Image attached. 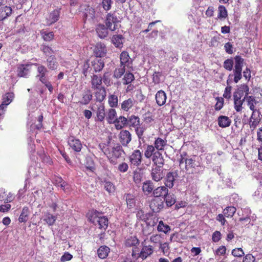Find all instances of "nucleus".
<instances>
[{
	"label": "nucleus",
	"mask_w": 262,
	"mask_h": 262,
	"mask_svg": "<svg viewBox=\"0 0 262 262\" xmlns=\"http://www.w3.org/2000/svg\"><path fill=\"white\" fill-rule=\"evenodd\" d=\"M235 212L236 208L232 206L227 207L223 210L224 215L226 217H232Z\"/></svg>",
	"instance_id": "nucleus-50"
},
{
	"label": "nucleus",
	"mask_w": 262,
	"mask_h": 262,
	"mask_svg": "<svg viewBox=\"0 0 262 262\" xmlns=\"http://www.w3.org/2000/svg\"><path fill=\"white\" fill-rule=\"evenodd\" d=\"M68 144L70 147L76 152L81 151L82 147V144L81 141L79 139H76L73 136H70L69 138Z\"/></svg>",
	"instance_id": "nucleus-12"
},
{
	"label": "nucleus",
	"mask_w": 262,
	"mask_h": 262,
	"mask_svg": "<svg viewBox=\"0 0 262 262\" xmlns=\"http://www.w3.org/2000/svg\"><path fill=\"white\" fill-rule=\"evenodd\" d=\"M14 98V94L13 93H7L4 96L3 102L0 106V112H3V110L9 104ZM1 113L0 112V115Z\"/></svg>",
	"instance_id": "nucleus-15"
},
{
	"label": "nucleus",
	"mask_w": 262,
	"mask_h": 262,
	"mask_svg": "<svg viewBox=\"0 0 262 262\" xmlns=\"http://www.w3.org/2000/svg\"><path fill=\"white\" fill-rule=\"evenodd\" d=\"M120 64L126 66V67H130L132 63L131 59L127 52H122L120 55Z\"/></svg>",
	"instance_id": "nucleus-26"
},
{
	"label": "nucleus",
	"mask_w": 262,
	"mask_h": 262,
	"mask_svg": "<svg viewBox=\"0 0 262 262\" xmlns=\"http://www.w3.org/2000/svg\"><path fill=\"white\" fill-rule=\"evenodd\" d=\"M234 108L237 112H240L243 110V104L245 101V96L243 99H239L237 97H233Z\"/></svg>",
	"instance_id": "nucleus-39"
},
{
	"label": "nucleus",
	"mask_w": 262,
	"mask_h": 262,
	"mask_svg": "<svg viewBox=\"0 0 262 262\" xmlns=\"http://www.w3.org/2000/svg\"><path fill=\"white\" fill-rule=\"evenodd\" d=\"M113 3V0H102V6L105 11H108L112 8V5Z\"/></svg>",
	"instance_id": "nucleus-60"
},
{
	"label": "nucleus",
	"mask_w": 262,
	"mask_h": 262,
	"mask_svg": "<svg viewBox=\"0 0 262 262\" xmlns=\"http://www.w3.org/2000/svg\"><path fill=\"white\" fill-rule=\"evenodd\" d=\"M145 130V128L144 126H141L140 124L135 127L136 134L139 139H143V135Z\"/></svg>",
	"instance_id": "nucleus-63"
},
{
	"label": "nucleus",
	"mask_w": 262,
	"mask_h": 262,
	"mask_svg": "<svg viewBox=\"0 0 262 262\" xmlns=\"http://www.w3.org/2000/svg\"><path fill=\"white\" fill-rule=\"evenodd\" d=\"M123 41L124 38L122 35H115L112 37V42L117 48H122Z\"/></svg>",
	"instance_id": "nucleus-40"
},
{
	"label": "nucleus",
	"mask_w": 262,
	"mask_h": 262,
	"mask_svg": "<svg viewBox=\"0 0 262 262\" xmlns=\"http://www.w3.org/2000/svg\"><path fill=\"white\" fill-rule=\"evenodd\" d=\"M154 183L150 180H147L143 183L142 190L145 194L149 195L154 190Z\"/></svg>",
	"instance_id": "nucleus-29"
},
{
	"label": "nucleus",
	"mask_w": 262,
	"mask_h": 262,
	"mask_svg": "<svg viewBox=\"0 0 262 262\" xmlns=\"http://www.w3.org/2000/svg\"><path fill=\"white\" fill-rule=\"evenodd\" d=\"M136 101L134 98H129L124 100L121 103V108L124 111L127 112L131 109L135 104Z\"/></svg>",
	"instance_id": "nucleus-24"
},
{
	"label": "nucleus",
	"mask_w": 262,
	"mask_h": 262,
	"mask_svg": "<svg viewBox=\"0 0 262 262\" xmlns=\"http://www.w3.org/2000/svg\"><path fill=\"white\" fill-rule=\"evenodd\" d=\"M104 66V63L101 59H96L92 62V66L95 72H100Z\"/></svg>",
	"instance_id": "nucleus-41"
},
{
	"label": "nucleus",
	"mask_w": 262,
	"mask_h": 262,
	"mask_svg": "<svg viewBox=\"0 0 262 262\" xmlns=\"http://www.w3.org/2000/svg\"><path fill=\"white\" fill-rule=\"evenodd\" d=\"M215 100H216V103L214 106V108L216 111H220L224 106V99L222 97H217L215 98Z\"/></svg>",
	"instance_id": "nucleus-58"
},
{
	"label": "nucleus",
	"mask_w": 262,
	"mask_h": 262,
	"mask_svg": "<svg viewBox=\"0 0 262 262\" xmlns=\"http://www.w3.org/2000/svg\"><path fill=\"white\" fill-rule=\"evenodd\" d=\"M56 220L57 216L56 215H54L48 211L45 212L43 217V221L45 222L48 226L53 225Z\"/></svg>",
	"instance_id": "nucleus-32"
},
{
	"label": "nucleus",
	"mask_w": 262,
	"mask_h": 262,
	"mask_svg": "<svg viewBox=\"0 0 262 262\" xmlns=\"http://www.w3.org/2000/svg\"><path fill=\"white\" fill-rule=\"evenodd\" d=\"M95 11L93 8L88 6L84 13V17L85 19L92 20L95 17Z\"/></svg>",
	"instance_id": "nucleus-45"
},
{
	"label": "nucleus",
	"mask_w": 262,
	"mask_h": 262,
	"mask_svg": "<svg viewBox=\"0 0 262 262\" xmlns=\"http://www.w3.org/2000/svg\"><path fill=\"white\" fill-rule=\"evenodd\" d=\"M228 16V13L226 8L222 5L218 7V16L219 19L226 18Z\"/></svg>",
	"instance_id": "nucleus-51"
},
{
	"label": "nucleus",
	"mask_w": 262,
	"mask_h": 262,
	"mask_svg": "<svg viewBox=\"0 0 262 262\" xmlns=\"http://www.w3.org/2000/svg\"><path fill=\"white\" fill-rule=\"evenodd\" d=\"M113 124L115 125V127L117 130L121 129L128 124L127 118L124 116H120L116 118Z\"/></svg>",
	"instance_id": "nucleus-19"
},
{
	"label": "nucleus",
	"mask_w": 262,
	"mask_h": 262,
	"mask_svg": "<svg viewBox=\"0 0 262 262\" xmlns=\"http://www.w3.org/2000/svg\"><path fill=\"white\" fill-rule=\"evenodd\" d=\"M164 168L159 166H152L151 170V177L152 179L156 182H159L164 177L163 173Z\"/></svg>",
	"instance_id": "nucleus-6"
},
{
	"label": "nucleus",
	"mask_w": 262,
	"mask_h": 262,
	"mask_svg": "<svg viewBox=\"0 0 262 262\" xmlns=\"http://www.w3.org/2000/svg\"><path fill=\"white\" fill-rule=\"evenodd\" d=\"M119 22L117 17L113 14L108 13L106 19V26L111 31H114L116 29L117 24Z\"/></svg>",
	"instance_id": "nucleus-10"
},
{
	"label": "nucleus",
	"mask_w": 262,
	"mask_h": 262,
	"mask_svg": "<svg viewBox=\"0 0 262 262\" xmlns=\"http://www.w3.org/2000/svg\"><path fill=\"white\" fill-rule=\"evenodd\" d=\"M29 65H20L17 69V75L19 77H25L29 73V69L28 68Z\"/></svg>",
	"instance_id": "nucleus-43"
},
{
	"label": "nucleus",
	"mask_w": 262,
	"mask_h": 262,
	"mask_svg": "<svg viewBox=\"0 0 262 262\" xmlns=\"http://www.w3.org/2000/svg\"><path fill=\"white\" fill-rule=\"evenodd\" d=\"M40 50L47 56H52L51 54L53 53V51L52 48L45 45H41Z\"/></svg>",
	"instance_id": "nucleus-61"
},
{
	"label": "nucleus",
	"mask_w": 262,
	"mask_h": 262,
	"mask_svg": "<svg viewBox=\"0 0 262 262\" xmlns=\"http://www.w3.org/2000/svg\"><path fill=\"white\" fill-rule=\"evenodd\" d=\"M125 200L129 208H132L135 205V198L133 195L127 194L125 196Z\"/></svg>",
	"instance_id": "nucleus-56"
},
{
	"label": "nucleus",
	"mask_w": 262,
	"mask_h": 262,
	"mask_svg": "<svg viewBox=\"0 0 262 262\" xmlns=\"http://www.w3.org/2000/svg\"><path fill=\"white\" fill-rule=\"evenodd\" d=\"M95 92V96L97 101H102L106 96V91L104 87L96 89Z\"/></svg>",
	"instance_id": "nucleus-36"
},
{
	"label": "nucleus",
	"mask_w": 262,
	"mask_h": 262,
	"mask_svg": "<svg viewBox=\"0 0 262 262\" xmlns=\"http://www.w3.org/2000/svg\"><path fill=\"white\" fill-rule=\"evenodd\" d=\"M105 117L108 123L113 124L117 118L116 111L113 108H109L106 113Z\"/></svg>",
	"instance_id": "nucleus-28"
},
{
	"label": "nucleus",
	"mask_w": 262,
	"mask_h": 262,
	"mask_svg": "<svg viewBox=\"0 0 262 262\" xmlns=\"http://www.w3.org/2000/svg\"><path fill=\"white\" fill-rule=\"evenodd\" d=\"M168 192V189L166 186H159L154 189L152 194L155 198H164Z\"/></svg>",
	"instance_id": "nucleus-17"
},
{
	"label": "nucleus",
	"mask_w": 262,
	"mask_h": 262,
	"mask_svg": "<svg viewBox=\"0 0 262 262\" xmlns=\"http://www.w3.org/2000/svg\"><path fill=\"white\" fill-rule=\"evenodd\" d=\"M137 248H135L133 249L132 255L135 258H138L139 257L141 258L142 259H144L147 258L148 256L151 255L153 253V249L151 246H144L140 253L137 254L136 253Z\"/></svg>",
	"instance_id": "nucleus-4"
},
{
	"label": "nucleus",
	"mask_w": 262,
	"mask_h": 262,
	"mask_svg": "<svg viewBox=\"0 0 262 262\" xmlns=\"http://www.w3.org/2000/svg\"><path fill=\"white\" fill-rule=\"evenodd\" d=\"M108 104L111 107H116L118 106V99L117 96L114 94L108 97Z\"/></svg>",
	"instance_id": "nucleus-52"
},
{
	"label": "nucleus",
	"mask_w": 262,
	"mask_h": 262,
	"mask_svg": "<svg viewBox=\"0 0 262 262\" xmlns=\"http://www.w3.org/2000/svg\"><path fill=\"white\" fill-rule=\"evenodd\" d=\"M106 51L105 46L101 43H97L94 50L95 55L98 57L104 56L106 54Z\"/></svg>",
	"instance_id": "nucleus-22"
},
{
	"label": "nucleus",
	"mask_w": 262,
	"mask_h": 262,
	"mask_svg": "<svg viewBox=\"0 0 262 262\" xmlns=\"http://www.w3.org/2000/svg\"><path fill=\"white\" fill-rule=\"evenodd\" d=\"M163 198L167 206H171L176 202V199L173 194H170L168 192Z\"/></svg>",
	"instance_id": "nucleus-53"
},
{
	"label": "nucleus",
	"mask_w": 262,
	"mask_h": 262,
	"mask_svg": "<svg viewBox=\"0 0 262 262\" xmlns=\"http://www.w3.org/2000/svg\"><path fill=\"white\" fill-rule=\"evenodd\" d=\"M260 113L258 110L252 111L249 121L250 128L252 130H254L260 121L261 117H260Z\"/></svg>",
	"instance_id": "nucleus-8"
},
{
	"label": "nucleus",
	"mask_w": 262,
	"mask_h": 262,
	"mask_svg": "<svg viewBox=\"0 0 262 262\" xmlns=\"http://www.w3.org/2000/svg\"><path fill=\"white\" fill-rule=\"evenodd\" d=\"M33 65L37 67V75L36 77L39 79L41 82H45L47 80L46 78V74L48 72V69L43 65L34 63Z\"/></svg>",
	"instance_id": "nucleus-5"
},
{
	"label": "nucleus",
	"mask_w": 262,
	"mask_h": 262,
	"mask_svg": "<svg viewBox=\"0 0 262 262\" xmlns=\"http://www.w3.org/2000/svg\"><path fill=\"white\" fill-rule=\"evenodd\" d=\"M155 97L156 102L159 106H162L165 103L167 97L164 91L162 90L158 91Z\"/></svg>",
	"instance_id": "nucleus-23"
},
{
	"label": "nucleus",
	"mask_w": 262,
	"mask_h": 262,
	"mask_svg": "<svg viewBox=\"0 0 262 262\" xmlns=\"http://www.w3.org/2000/svg\"><path fill=\"white\" fill-rule=\"evenodd\" d=\"M127 124L135 128L137 126H138L140 124L139 118L138 116L135 115H131L130 117H129L127 119Z\"/></svg>",
	"instance_id": "nucleus-42"
},
{
	"label": "nucleus",
	"mask_w": 262,
	"mask_h": 262,
	"mask_svg": "<svg viewBox=\"0 0 262 262\" xmlns=\"http://www.w3.org/2000/svg\"><path fill=\"white\" fill-rule=\"evenodd\" d=\"M97 118L96 121L103 122L106 116L105 107L104 105L100 104L98 106L96 112Z\"/></svg>",
	"instance_id": "nucleus-27"
},
{
	"label": "nucleus",
	"mask_w": 262,
	"mask_h": 262,
	"mask_svg": "<svg viewBox=\"0 0 262 262\" xmlns=\"http://www.w3.org/2000/svg\"><path fill=\"white\" fill-rule=\"evenodd\" d=\"M156 149V148L154 146L151 145H148L144 151L145 157L147 159H149L152 157L155 154Z\"/></svg>",
	"instance_id": "nucleus-47"
},
{
	"label": "nucleus",
	"mask_w": 262,
	"mask_h": 262,
	"mask_svg": "<svg viewBox=\"0 0 262 262\" xmlns=\"http://www.w3.org/2000/svg\"><path fill=\"white\" fill-rule=\"evenodd\" d=\"M231 254L234 257H242L245 255L243 250L241 248H236L232 250Z\"/></svg>",
	"instance_id": "nucleus-59"
},
{
	"label": "nucleus",
	"mask_w": 262,
	"mask_h": 262,
	"mask_svg": "<svg viewBox=\"0 0 262 262\" xmlns=\"http://www.w3.org/2000/svg\"><path fill=\"white\" fill-rule=\"evenodd\" d=\"M59 10H54L51 12L49 16L47 18V24L48 26H50L56 22L59 18Z\"/></svg>",
	"instance_id": "nucleus-18"
},
{
	"label": "nucleus",
	"mask_w": 262,
	"mask_h": 262,
	"mask_svg": "<svg viewBox=\"0 0 262 262\" xmlns=\"http://www.w3.org/2000/svg\"><path fill=\"white\" fill-rule=\"evenodd\" d=\"M134 181L136 183H140L143 179V173L140 171H135L134 172Z\"/></svg>",
	"instance_id": "nucleus-62"
},
{
	"label": "nucleus",
	"mask_w": 262,
	"mask_h": 262,
	"mask_svg": "<svg viewBox=\"0 0 262 262\" xmlns=\"http://www.w3.org/2000/svg\"><path fill=\"white\" fill-rule=\"evenodd\" d=\"M93 98V95L90 90H84L82 94L81 100L79 103L82 105H87L91 101Z\"/></svg>",
	"instance_id": "nucleus-25"
},
{
	"label": "nucleus",
	"mask_w": 262,
	"mask_h": 262,
	"mask_svg": "<svg viewBox=\"0 0 262 262\" xmlns=\"http://www.w3.org/2000/svg\"><path fill=\"white\" fill-rule=\"evenodd\" d=\"M134 80V75L130 72H126L122 79L123 83L125 85L130 83Z\"/></svg>",
	"instance_id": "nucleus-54"
},
{
	"label": "nucleus",
	"mask_w": 262,
	"mask_h": 262,
	"mask_svg": "<svg viewBox=\"0 0 262 262\" xmlns=\"http://www.w3.org/2000/svg\"><path fill=\"white\" fill-rule=\"evenodd\" d=\"M149 207L154 212H159L164 207V201L159 198L154 197L150 202Z\"/></svg>",
	"instance_id": "nucleus-7"
},
{
	"label": "nucleus",
	"mask_w": 262,
	"mask_h": 262,
	"mask_svg": "<svg viewBox=\"0 0 262 262\" xmlns=\"http://www.w3.org/2000/svg\"><path fill=\"white\" fill-rule=\"evenodd\" d=\"M47 66L48 69L54 70H56L58 64L56 61V59L54 56H50L47 59Z\"/></svg>",
	"instance_id": "nucleus-37"
},
{
	"label": "nucleus",
	"mask_w": 262,
	"mask_h": 262,
	"mask_svg": "<svg viewBox=\"0 0 262 262\" xmlns=\"http://www.w3.org/2000/svg\"><path fill=\"white\" fill-rule=\"evenodd\" d=\"M12 12L11 7L7 6L0 8V21L3 20L10 16Z\"/></svg>",
	"instance_id": "nucleus-21"
},
{
	"label": "nucleus",
	"mask_w": 262,
	"mask_h": 262,
	"mask_svg": "<svg viewBox=\"0 0 262 262\" xmlns=\"http://www.w3.org/2000/svg\"><path fill=\"white\" fill-rule=\"evenodd\" d=\"M108 29L104 25L99 24L97 26L96 30L98 36L101 38H104L107 36Z\"/></svg>",
	"instance_id": "nucleus-33"
},
{
	"label": "nucleus",
	"mask_w": 262,
	"mask_h": 262,
	"mask_svg": "<svg viewBox=\"0 0 262 262\" xmlns=\"http://www.w3.org/2000/svg\"><path fill=\"white\" fill-rule=\"evenodd\" d=\"M199 166L192 158H186L185 159V167L187 170L190 171V172H195L194 169L196 167Z\"/></svg>",
	"instance_id": "nucleus-20"
},
{
	"label": "nucleus",
	"mask_w": 262,
	"mask_h": 262,
	"mask_svg": "<svg viewBox=\"0 0 262 262\" xmlns=\"http://www.w3.org/2000/svg\"><path fill=\"white\" fill-rule=\"evenodd\" d=\"M103 151L110 162L114 165L117 164V159L121 156L123 152L122 146L119 144H115L113 147H107Z\"/></svg>",
	"instance_id": "nucleus-1"
},
{
	"label": "nucleus",
	"mask_w": 262,
	"mask_h": 262,
	"mask_svg": "<svg viewBox=\"0 0 262 262\" xmlns=\"http://www.w3.org/2000/svg\"><path fill=\"white\" fill-rule=\"evenodd\" d=\"M126 66L120 64L114 72V77L116 78H120L125 73Z\"/></svg>",
	"instance_id": "nucleus-48"
},
{
	"label": "nucleus",
	"mask_w": 262,
	"mask_h": 262,
	"mask_svg": "<svg viewBox=\"0 0 262 262\" xmlns=\"http://www.w3.org/2000/svg\"><path fill=\"white\" fill-rule=\"evenodd\" d=\"M152 166H160L163 167L164 164V159L161 152L156 151L154 155L152 157Z\"/></svg>",
	"instance_id": "nucleus-14"
},
{
	"label": "nucleus",
	"mask_w": 262,
	"mask_h": 262,
	"mask_svg": "<svg viewBox=\"0 0 262 262\" xmlns=\"http://www.w3.org/2000/svg\"><path fill=\"white\" fill-rule=\"evenodd\" d=\"M29 214V210L27 207H24L21 213L18 218V221L20 223H25L28 219V216Z\"/></svg>",
	"instance_id": "nucleus-44"
},
{
	"label": "nucleus",
	"mask_w": 262,
	"mask_h": 262,
	"mask_svg": "<svg viewBox=\"0 0 262 262\" xmlns=\"http://www.w3.org/2000/svg\"><path fill=\"white\" fill-rule=\"evenodd\" d=\"M110 252V249L107 246H100L97 250L98 256L101 259H104L107 257Z\"/></svg>",
	"instance_id": "nucleus-35"
},
{
	"label": "nucleus",
	"mask_w": 262,
	"mask_h": 262,
	"mask_svg": "<svg viewBox=\"0 0 262 262\" xmlns=\"http://www.w3.org/2000/svg\"><path fill=\"white\" fill-rule=\"evenodd\" d=\"M40 34L43 40L46 41H50L52 40L54 37V34L53 32H47L46 31L42 30L40 32Z\"/></svg>",
	"instance_id": "nucleus-55"
},
{
	"label": "nucleus",
	"mask_w": 262,
	"mask_h": 262,
	"mask_svg": "<svg viewBox=\"0 0 262 262\" xmlns=\"http://www.w3.org/2000/svg\"><path fill=\"white\" fill-rule=\"evenodd\" d=\"M249 90V89L247 85L245 84H242L233 93V97L243 99L245 96H248Z\"/></svg>",
	"instance_id": "nucleus-11"
},
{
	"label": "nucleus",
	"mask_w": 262,
	"mask_h": 262,
	"mask_svg": "<svg viewBox=\"0 0 262 262\" xmlns=\"http://www.w3.org/2000/svg\"><path fill=\"white\" fill-rule=\"evenodd\" d=\"M178 174L175 172H169L167 173L165 184L166 187L172 188L173 186V182L177 178Z\"/></svg>",
	"instance_id": "nucleus-16"
},
{
	"label": "nucleus",
	"mask_w": 262,
	"mask_h": 262,
	"mask_svg": "<svg viewBox=\"0 0 262 262\" xmlns=\"http://www.w3.org/2000/svg\"><path fill=\"white\" fill-rule=\"evenodd\" d=\"M120 142L123 146H127L132 140V135L129 131L122 130L119 134Z\"/></svg>",
	"instance_id": "nucleus-13"
},
{
	"label": "nucleus",
	"mask_w": 262,
	"mask_h": 262,
	"mask_svg": "<svg viewBox=\"0 0 262 262\" xmlns=\"http://www.w3.org/2000/svg\"><path fill=\"white\" fill-rule=\"evenodd\" d=\"M235 66L233 69L234 81L237 83L242 78V69L244 63V59L239 56H236L234 57ZM232 76L229 75V77Z\"/></svg>",
	"instance_id": "nucleus-3"
},
{
	"label": "nucleus",
	"mask_w": 262,
	"mask_h": 262,
	"mask_svg": "<svg viewBox=\"0 0 262 262\" xmlns=\"http://www.w3.org/2000/svg\"><path fill=\"white\" fill-rule=\"evenodd\" d=\"M245 101L246 102L247 105L249 107V108L252 111L257 110L255 108V106L257 104V101L255 100V98L252 96H245Z\"/></svg>",
	"instance_id": "nucleus-34"
},
{
	"label": "nucleus",
	"mask_w": 262,
	"mask_h": 262,
	"mask_svg": "<svg viewBox=\"0 0 262 262\" xmlns=\"http://www.w3.org/2000/svg\"><path fill=\"white\" fill-rule=\"evenodd\" d=\"M167 144V140L161 138H157L154 142V147L159 151L164 150L165 146Z\"/></svg>",
	"instance_id": "nucleus-38"
},
{
	"label": "nucleus",
	"mask_w": 262,
	"mask_h": 262,
	"mask_svg": "<svg viewBox=\"0 0 262 262\" xmlns=\"http://www.w3.org/2000/svg\"><path fill=\"white\" fill-rule=\"evenodd\" d=\"M233 64L232 59H227L224 61L223 67L226 70L231 71L233 69Z\"/></svg>",
	"instance_id": "nucleus-57"
},
{
	"label": "nucleus",
	"mask_w": 262,
	"mask_h": 262,
	"mask_svg": "<svg viewBox=\"0 0 262 262\" xmlns=\"http://www.w3.org/2000/svg\"><path fill=\"white\" fill-rule=\"evenodd\" d=\"M142 154L139 149L135 150L129 157L130 163L135 166H139L141 163Z\"/></svg>",
	"instance_id": "nucleus-9"
},
{
	"label": "nucleus",
	"mask_w": 262,
	"mask_h": 262,
	"mask_svg": "<svg viewBox=\"0 0 262 262\" xmlns=\"http://www.w3.org/2000/svg\"><path fill=\"white\" fill-rule=\"evenodd\" d=\"M101 213L94 211L92 212L89 219L92 223H97L99 225V228L102 230L105 231L108 226V219L106 217L101 216Z\"/></svg>",
	"instance_id": "nucleus-2"
},
{
	"label": "nucleus",
	"mask_w": 262,
	"mask_h": 262,
	"mask_svg": "<svg viewBox=\"0 0 262 262\" xmlns=\"http://www.w3.org/2000/svg\"><path fill=\"white\" fill-rule=\"evenodd\" d=\"M125 244L127 247L136 246L139 245V241L136 236H132L126 239Z\"/></svg>",
	"instance_id": "nucleus-49"
},
{
	"label": "nucleus",
	"mask_w": 262,
	"mask_h": 262,
	"mask_svg": "<svg viewBox=\"0 0 262 262\" xmlns=\"http://www.w3.org/2000/svg\"><path fill=\"white\" fill-rule=\"evenodd\" d=\"M92 89L95 90L96 89L102 88V78L97 75H93L91 78Z\"/></svg>",
	"instance_id": "nucleus-30"
},
{
	"label": "nucleus",
	"mask_w": 262,
	"mask_h": 262,
	"mask_svg": "<svg viewBox=\"0 0 262 262\" xmlns=\"http://www.w3.org/2000/svg\"><path fill=\"white\" fill-rule=\"evenodd\" d=\"M243 262H256V256L248 254L244 257Z\"/></svg>",
	"instance_id": "nucleus-64"
},
{
	"label": "nucleus",
	"mask_w": 262,
	"mask_h": 262,
	"mask_svg": "<svg viewBox=\"0 0 262 262\" xmlns=\"http://www.w3.org/2000/svg\"><path fill=\"white\" fill-rule=\"evenodd\" d=\"M217 121L219 126L222 128L229 126L231 123V119L228 117L226 116H219L217 119Z\"/></svg>",
	"instance_id": "nucleus-31"
},
{
	"label": "nucleus",
	"mask_w": 262,
	"mask_h": 262,
	"mask_svg": "<svg viewBox=\"0 0 262 262\" xmlns=\"http://www.w3.org/2000/svg\"><path fill=\"white\" fill-rule=\"evenodd\" d=\"M157 230L159 232H164L167 234L171 230V228L168 225L164 224L162 221H160L159 222L157 226Z\"/></svg>",
	"instance_id": "nucleus-46"
}]
</instances>
